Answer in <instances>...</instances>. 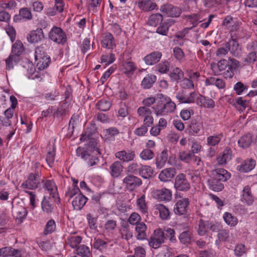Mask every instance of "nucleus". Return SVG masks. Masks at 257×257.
Returning <instances> with one entry per match:
<instances>
[{
	"instance_id": "obj_41",
	"label": "nucleus",
	"mask_w": 257,
	"mask_h": 257,
	"mask_svg": "<svg viewBox=\"0 0 257 257\" xmlns=\"http://www.w3.org/2000/svg\"><path fill=\"white\" fill-rule=\"evenodd\" d=\"M223 217L225 223L230 226H235L238 223L237 218L229 212H225Z\"/></svg>"
},
{
	"instance_id": "obj_17",
	"label": "nucleus",
	"mask_w": 257,
	"mask_h": 257,
	"mask_svg": "<svg viewBox=\"0 0 257 257\" xmlns=\"http://www.w3.org/2000/svg\"><path fill=\"white\" fill-rule=\"evenodd\" d=\"M197 105L206 108H213L215 105L214 101L211 98L199 95L196 99Z\"/></svg>"
},
{
	"instance_id": "obj_32",
	"label": "nucleus",
	"mask_w": 257,
	"mask_h": 257,
	"mask_svg": "<svg viewBox=\"0 0 257 257\" xmlns=\"http://www.w3.org/2000/svg\"><path fill=\"white\" fill-rule=\"evenodd\" d=\"M20 60V56L17 55H10L9 57L6 59V69H12L14 66L17 65Z\"/></svg>"
},
{
	"instance_id": "obj_52",
	"label": "nucleus",
	"mask_w": 257,
	"mask_h": 257,
	"mask_svg": "<svg viewBox=\"0 0 257 257\" xmlns=\"http://www.w3.org/2000/svg\"><path fill=\"white\" fill-rule=\"evenodd\" d=\"M194 157V155H193L191 152H186L184 151L180 152L178 154L179 159L186 163H189Z\"/></svg>"
},
{
	"instance_id": "obj_30",
	"label": "nucleus",
	"mask_w": 257,
	"mask_h": 257,
	"mask_svg": "<svg viewBox=\"0 0 257 257\" xmlns=\"http://www.w3.org/2000/svg\"><path fill=\"white\" fill-rule=\"evenodd\" d=\"M232 104L238 110L243 111L247 107L249 106V101L247 100L243 99L241 97H239L233 100Z\"/></svg>"
},
{
	"instance_id": "obj_35",
	"label": "nucleus",
	"mask_w": 257,
	"mask_h": 257,
	"mask_svg": "<svg viewBox=\"0 0 257 257\" xmlns=\"http://www.w3.org/2000/svg\"><path fill=\"white\" fill-rule=\"evenodd\" d=\"M110 173L113 177H117L122 170L121 163L118 161L113 163L110 167Z\"/></svg>"
},
{
	"instance_id": "obj_38",
	"label": "nucleus",
	"mask_w": 257,
	"mask_h": 257,
	"mask_svg": "<svg viewBox=\"0 0 257 257\" xmlns=\"http://www.w3.org/2000/svg\"><path fill=\"white\" fill-rule=\"evenodd\" d=\"M172 24V20H169L167 23H162L157 28L156 32L160 35L166 36L169 31V28Z\"/></svg>"
},
{
	"instance_id": "obj_64",
	"label": "nucleus",
	"mask_w": 257,
	"mask_h": 257,
	"mask_svg": "<svg viewBox=\"0 0 257 257\" xmlns=\"http://www.w3.org/2000/svg\"><path fill=\"white\" fill-rule=\"evenodd\" d=\"M154 156L153 152L149 149H145L140 154L141 158L145 160H151Z\"/></svg>"
},
{
	"instance_id": "obj_49",
	"label": "nucleus",
	"mask_w": 257,
	"mask_h": 257,
	"mask_svg": "<svg viewBox=\"0 0 257 257\" xmlns=\"http://www.w3.org/2000/svg\"><path fill=\"white\" fill-rule=\"evenodd\" d=\"M198 233L200 235H204L209 229V222L200 219L199 222Z\"/></svg>"
},
{
	"instance_id": "obj_37",
	"label": "nucleus",
	"mask_w": 257,
	"mask_h": 257,
	"mask_svg": "<svg viewBox=\"0 0 257 257\" xmlns=\"http://www.w3.org/2000/svg\"><path fill=\"white\" fill-rule=\"evenodd\" d=\"M251 138V136L250 134H247L242 136L238 141L239 146L242 148L248 147L252 141Z\"/></svg>"
},
{
	"instance_id": "obj_46",
	"label": "nucleus",
	"mask_w": 257,
	"mask_h": 257,
	"mask_svg": "<svg viewBox=\"0 0 257 257\" xmlns=\"http://www.w3.org/2000/svg\"><path fill=\"white\" fill-rule=\"evenodd\" d=\"M36 60L37 61L36 66L39 70H44L46 68L51 62L49 56L41 58L40 59H36Z\"/></svg>"
},
{
	"instance_id": "obj_21",
	"label": "nucleus",
	"mask_w": 257,
	"mask_h": 257,
	"mask_svg": "<svg viewBox=\"0 0 257 257\" xmlns=\"http://www.w3.org/2000/svg\"><path fill=\"white\" fill-rule=\"evenodd\" d=\"M138 6L141 10L148 12L155 9L157 5L153 0H140Z\"/></svg>"
},
{
	"instance_id": "obj_7",
	"label": "nucleus",
	"mask_w": 257,
	"mask_h": 257,
	"mask_svg": "<svg viewBox=\"0 0 257 257\" xmlns=\"http://www.w3.org/2000/svg\"><path fill=\"white\" fill-rule=\"evenodd\" d=\"M247 50L248 51L244 62L251 64L257 61V45L255 43L251 42L247 45Z\"/></svg>"
},
{
	"instance_id": "obj_51",
	"label": "nucleus",
	"mask_w": 257,
	"mask_h": 257,
	"mask_svg": "<svg viewBox=\"0 0 257 257\" xmlns=\"http://www.w3.org/2000/svg\"><path fill=\"white\" fill-rule=\"evenodd\" d=\"M152 108L157 115H164L166 113L163 100L159 101Z\"/></svg>"
},
{
	"instance_id": "obj_8",
	"label": "nucleus",
	"mask_w": 257,
	"mask_h": 257,
	"mask_svg": "<svg viewBox=\"0 0 257 257\" xmlns=\"http://www.w3.org/2000/svg\"><path fill=\"white\" fill-rule=\"evenodd\" d=\"M40 184L39 176L38 174H30L28 179L22 184V187L24 189H34Z\"/></svg>"
},
{
	"instance_id": "obj_33",
	"label": "nucleus",
	"mask_w": 257,
	"mask_h": 257,
	"mask_svg": "<svg viewBox=\"0 0 257 257\" xmlns=\"http://www.w3.org/2000/svg\"><path fill=\"white\" fill-rule=\"evenodd\" d=\"M155 209L159 211L160 216L163 220H167L170 217V211L168 208L162 204L155 205Z\"/></svg>"
},
{
	"instance_id": "obj_4",
	"label": "nucleus",
	"mask_w": 257,
	"mask_h": 257,
	"mask_svg": "<svg viewBox=\"0 0 257 257\" xmlns=\"http://www.w3.org/2000/svg\"><path fill=\"white\" fill-rule=\"evenodd\" d=\"M174 187L177 191L186 192L190 188V184L183 173L178 174L175 180Z\"/></svg>"
},
{
	"instance_id": "obj_53",
	"label": "nucleus",
	"mask_w": 257,
	"mask_h": 257,
	"mask_svg": "<svg viewBox=\"0 0 257 257\" xmlns=\"http://www.w3.org/2000/svg\"><path fill=\"white\" fill-rule=\"evenodd\" d=\"M23 51L24 47L21 41H16L12 47L11 55H17L20 56Z\"/></svg>"
},
{
	"instance_id": "obj_36",
	"label": "nucleus",
	"mask_w": 257,
	"mask_h": 257,
	"mask_svg": "<svg viewBox=\"0 0 257 257\" xmlns=\"http://www.w3.org/2000/svg\"><path fill=\"white\" fill-rule=\"evenodd\" d=\"M47 46L46 44H42L37 47L35 50V59H40L41 58L48 57L46 55Z\"/></svg>"
},
{
	"instance_id": "obj_2",
	"label": "nucleus",
	"mask_w": 257,
	"mask_h": 257,
	"mask_svg": "<svg viewBox=\"0 0 257 257\" xmlns=\"http://www.w3.org/2000/svg\"><path fill=\"white\" fill-rule=\"evenodd\" d=\"M165 242L164 233L161 228L155 229L149 239L150 247L158 249Z\"/></svg>"
},
{
	"instance_id": "obj_63",
	"label": "nucleus",
	"mask_w": 257,
	"mask_h": 257,
	"mask_svg": "<svg viewBox=\"0 0 257 257\" xmlns=\"http://www.w3.org/2000/svg\"><path fill=\"white\" fill-rule=\"evenodd\" d=\"M247 89V86L241 82H237L234 86V90L237 95H241L243 92Z\"/></svg>"
},
{
	"instance_id": "obj_5",
	"label": "nucleus",
	"mask_w": 257,
	"mask_h": 257,
	"mask_svg": "<svg viewBox=\"0 0 257 257\" xmlns=\"http://www.w3.org/2000/svg\"><path fill=\"white\" fill-rule=\"evenodd\" d=\"M123 183L127 190L133 191L142 184V181L140 178L133 174H128L123 178Z\"/></svg>"
},
{
	"instance_id": "obj_39",
	"label": "nucleus",
	"mask_w": 257,
	"mask_h": 257,
	"mask_svg": "<svg viewBox=\"0 0 257 257\" xmlns=\"http://www.w3.org/2000/svg\"><path fill=\"white\" fill-rule=\"evenodd\" d=\"M153 170L148 166H142L139 170L140 175L144 178L147 179L153 176Z\"/></svg>"
},
{
	"instance_id": "obj_26",
	"label": "nucleus",
	"mask_w": 257,
	"mask_h": 257,
	"mask_svg": "<svg viewBox=\"0 0 257 257\" xmlns=\"http://www.w3.org/2000/svg\"><path fill=\"white\" fill-rule=\"evenodd\" d=\"M101 43L102 46L107 49H113L115 46L113 37L110 33H106L104 35Z\"/></svg>"
},
{
	"instance_id": "obj_31",
	"label": "nucleus",
	"mask_w": 257,
	"mask_h": 257,
	"mask_svg": "<svg viewBox=\"0 0 257 257\" xmlns=\"http://www.w3.org/2000/svg\"><path fill=\"white\" fill-rule=\"evenodd\" d=\"M168 159L167 150H163L157 157L156 164L158 168H162Z\"/></svg>"
},
{
	"instance_id": "obj_3",
	"label": "nucleus",
	"mask_w": 257,
	"mask_h": 257,
	"mask_svg": "<svg viewBox=\"0 0 257 257\" xmlns=\"http://www.w3.org/2000/svg\"><path fill=\"white\" fill-rule=\"evenodd\" d=\"M49 38L53 42L63 45L66 42L67 37L64 32L59 27H54L49 34Z\"/></svg>"
},
{
	"instance_id": "obj_9",
	"label": "nucleus",
	"mask_w": 257,
	"mask_h": 257,
	"mask_svg": "<svg viewBox=\"0 0 257 257\" xmlns=\"http://www.w3.org/2000/svg\"><path fill=\"white\" fill-rule=\"evenodd\" d=\"M227 51L235 57L239 56L241 54V48L235 39H231L225 44Z\"/></svg>"
},
{
	"instance_id": "obj_40",
	"label": "nucleus",
	"mask_w": 257,
	"mask_h": 257,
	"mask_svg": "<svg viewBox=\"0 0 257 257\" xmlns=\"http://www.w3.org/2000/svg\"><path fill=\"white\" fill-rule=\"evenodd\" d=\"M223 137L222 134L210 136L207 138V144L210 146L218 145Z\"/></svg>"
},
{
	"instance_id": "obj_59",
	"label": "nucleus",
	"mask_w": 257,
	"mask_h": 257,
	"mask_svg": "<svg viewBox=\"0 0 257 257\" xmlns=\"http://www.w3.org/2000/svg\"><path fill=\"white\" fill-rule=\"evenodd\" d=\"M20 14L23 19L25 20H30L32 19V14L31 11L28 8H23L19 10Z\"/></svg>"
},
{
	"instance_id": "obj_61",
	"label": "nucleus",
	"mask_w": 257,
	"mask_h": 257,
	"mask_svg": "<svg viewBox=\"0 0 257 257\" xmlns=\"http://www.w3.org/2000/svg\"><path fill=\"white\" fill-rule=\"evenodd\" d=\"M122 67L124 72L126 74L134 72L136 67L135 64L132 62H124L122 64Z\"/></svg>"
},
{
	"instance_id": "obj_27",
	"label": "nucleus",
	"mask_w": 257,
	"mask_h": 257,
	"mask_svg": "<svg viewBox=\"0 0 257 257\" xmlns=\"http://www.w3.org/2000/svg\"><path fill=\"white\" fill-rule=\"evenodd\" d=\"M117 158L123 162H128L134 159L135 157V152L134 151H130L126 152L124 151H121L117 152L115 154Z\"/></svg>"
},
{
	"instance_id": "obj_60",
	"label": "nucleus",
	"mask_w": 257,
	"mask_h": 257,
	"mask_svg": "<svg viewBox=\"0 0 257 257\" xmlns=\"http://www.w3.org/2000/svg\"><path fill=\"white\" fill-rule=\"evenodd\" d=\"M55 149L54 146L53 145L51 150H49L47 154L46 160L48 164L51 166V165L53 163L55 160Z\"/></svg>"
},
{
	"instance_id": "obj_13",
	"label": "nucleus",
	"mask_w": 257,
	"mask_h": 257,
	"mask_svg": "<svg viewBox=\"0 0 257 257\" xmlns=\"http://www.w3.org/2000/svg\"><path fill=\"white\" fill-rule=\"evenodd\" d=\"M154 194L156 198L161 201H170L172 199V192L167 188L156 190Z\"/></svg>"
},
{
	"instance_id": "obj_44",
	"label": "nucleus",
	"mask_w": 257,
	"mask_h": 257,
	"mask_svg": "<svg viewBox=\"0 0 257 257\" xmlns=\"http://www.w3.org/2000/svg\"><path fill=\"white\" fill-rule=\"evenodd\" d=\"M163 21V16L159 13L152 15L148 21V24L151 26L156 27Z\"/></svg>"
},
{
	"instance_id": "obj_28",
	"label": "nucleus",
	"mask_w": 257,
	"mask_h": 257,
	"mask_svg": "<svg viewBox=\"0 0 257 257\" xmlns=\"http://www.w3.org/2000/svg\"><path fill=\"white\" fill-rule=\"evenodd\" d=\"M156 76L153 74H148L143 79L141 86L144 89H149L152 87L153 84L156 82Z\"/></svg>"
},
{
	"instance_id": "obj_16",
	"label": "nucleus",
	"mask_w": 257,
	"mask_h": 257,
	"mask_svg": "<svg viewBox=\"0 0 257 257\" xmlns=\"http://www.w3.org/2000/svg\"><path fill=\"white\" fill-rule=\"evenodd\" d=\"M44 38V35L42 29L32 31L27 37L28 41L32 43H38Z\"/></svg>"
},
{
	"instance_id": "obj_43",
	"label": "nucleus",
	"mask_w": 257,
	"mask_h": 257,
	"mask_svg": "<svg viewBox=\"0 0 257 257\" xmlns=\"http://www.w3.org/2000/svg\"><path fill=\"white\" fill-rule=\"evenodd\" d=\"M69 104L68 102L66 101L65 102H63L61 105L58 108L55 115L57 117H62L66 115L69 112Z\"/></svg>"
},
{
	"instance_id": "obj_14",
	"label": "nucleus",
	"mask_w": 257,
	"mask_h": 257,
	"mask_svg": "<svg viewBox=\"0 0 257 257\" xmlns=\"http://www.w3.org/2000/svg\"><path fill=\"white\" fill-rule=\"evenodd\" d=\"M76 153L78 156H80L81 158L86 161L88 166H92L96 164V157L91 155L87 151L81 148H78L76 150Z\"/></svg>"
},
{
	"instance_id": "obj_24",
	"label": "nucleus",
	"mask_w": 257,
	"mask_h": 257,
	"mask_svg": "<svg viewBox=\"0 0 257 257\" xmlns=\"http://www.w3.org/2000/svg\"><path fill=\"white\" fill-rule=\"evenodd\" d=\"M232 151L229 148H226L223 151L222 154H220L217 158V161L219 164L223 165L226 163L228 161L231 159Z\"/></svg>"
},
{
	"instance_id": "obj_19",
	"label": "nucleus",
	"mask_w": 257,
	"mask_h": 257,
	"mask_svg": "<svg viewBox=\"0 0 257 257\" xmlns=\"http://www.w3.org/2000/svg\"><path fill=\"white\" fill-rule=\"evenodd\" d=\"M87 198L81 193H79L73 199L72 204L76 210H80L85 204Z\"/></svg>"
},
{
	"instance_id": "obj_48",
	"label": "nucleus",
	"mask_w": 257,
	"mask_h": 257,
	"mask_svg": "<svg viewBox=\"0 0 257 257\" xmlns=\"http://www.w3.org/2000/svg\"><path fill=\"white\" fill-rule=\"evenodd\" d=\"M208 183L209 188L214 191H220L224 188V185L214 179L209 180Z\"/></svg>"
},
{
	"instance_id": "obj_6",
	"label": "nucleus",
	"mask_w": 257,
	"mask_h": 257,
	"mask_svg": "<svg viewBox=\"0 0 257 257\" xmlns=\"http://www.w3.org/2000/svg\"><path fill=\"white\" fill-rule=\"evenodd\" d=\"M137 111L139 116L143 118V122L145 125L151 126L153 124L154 118L152 116V112L149 107H140Z\"/></svg>"
},
{
	"instance_id": "obj_15",
	"label": "nucleus",
	"mask_w": 257,
	"mask_h": 257,
	"mask_svg": "<svg viewBox=\"0 0 257 257\" xmlns=\"http://www.w3.org/2000/svg\"><path fill=\"white\" fill-rule=\"evenodd\" d=\"M213 175L214 179L222 182L226 181L230 177V173L223 168L215 169Z\"/></svg>"
},
{
	"instance_id": "obj_34",
	"label": "nucleus",
	"mask_w": 257,
	"mask_h": 257,
	"mask_svg": "<svg viewBox=\"0 0 257 257\" xmlns=\"http://www.w3.org/2000/svg\"><path fill=\"white\" fill-rule=\"evenodd\" d=\"M170 78L172 81L178 82L184 76V72L179 68H174L169 74Z\"/></svg>"
},
{
	"instance_id": "obj_29",
	"label": "nucleus",
	"mask_w": 257,
	"mask_h": 257,
	"mask_svg": "<svg viewBox=\"0 0 257 257\" xmlns=\"http://www.w3.org/2000/svg\"><path fill=\"white\" fill-rule=\"evenodd\" d=\"M28 214L26 209L23 206L19 207L16 213V221L17 224H21L26 218Z\"/></svg>"
},
{
	"instance_id": "obj_45",
	"label": "nucleus",
	"mask_w": 257,
	"mask_h": 257,
	"mask_svg": "<svg viewBox=\"0 0 257 257\" xmlns=\"http://www.w3.org/2000/svg\"><path fill=\"white\" fill-rule=\"evenodd\" d=\"M75 253L82 257H89L90 254L89 247L84 244L79 245L75 250Z\"/></svg>"
},
{
	"instance_id": "obj_25",
	"label": "nucleus",
	"mask_w": 257,
	"mask_h": 257,
	"mask_svg": "<svg viewBox=\"0 0 257 257\" xmlns=\"http://www.w3.org/2000/svg\"><path fill=\"white\" fill-rule=\"evenodd\" d=\"M147 226L144 222H140L136 225L135 230L137 233L136 237L138 240H144L147 237Z\"/></svg>"
},
{
	"instance_id": "obj_18",
	"label": "nucleus",
	"mask_w": 257,
	"mask_h": 257,
	"mask_svg": "<svg viewBox=\"0 0 257 257\" xmlns=\"http://www.w3.org/2000/svg\"><path fill=\"white\" fill-rule=\"evenodd\" d=\"M196 96V94L194 92L190 93L189 96H186L183 90L179 92L176 95V98L179 102L185 103L194 102Z\"/></svg>"
},
{
	"instance_id": "obj_47",
	"label": "nucleus",
	"mask_w": 257,
	"mask_h": 257,
	"mask_svg": "<svg viewBox=\"0 0 257 257\" xmlns=\"http://www.w3.org/2000/svg\"><path fill=\"white\" fill-rule=\"evenodd\" d=\"M81 240L82 237L80 236H71L67 238L66 244L74 248L77 247Z\"/></svg>"
},
{
	"instance_id": "obj_42",
	"label": "nucleus",
	"mask_w": 257,
	"mask_h": 257,
	"mask_svg": "<svg viewBox=\"0 0 257 257\" xmlns=\"http://www.w3.org/2000/svg\"><path fill=\"white\" fill-rule=\"evenodd\" d=\"M202 126L201 123L196 119L191 120L189 125V133L192 135L197 134L200 131Z\"/></svg>"
},
{
	"instance_id": "obj_55",
	"label": "nucleus",
	"mask_w": 257,
	"mask_h": 257,
	"mask_svg": "<svg viewBox=\"0 0 257 257\" xmlns=\"http://www.w3.org/2000/svg\"><path fill=\"white\" fill-rule=\"evenodd\" d=\"M42 208L47 213H51L53 210V206L50 202L49 199L44 197L42 202Z\"/></svg>"
},
{
	"instance_id": "obj_1",
	"label": "nucleus",
	"mask_w": 257,
	"mask_h": 257,
	"mask_svg": "<svg viewBox=\"0 0 257 257\" xmlns=\"http://www.w3.org/2000/svg\"><path fill=\"white\" fill-rule=\"evenodd\" d=\"M239 66V62L236 59L229 57L228 60L223 59L217 63L211 64V69L214 75H222L225 78L233 77V70Z\"/></svg>"
},
{
	"instance_id": "obj_20",
	"label": "nucleus",
	"mask_w": 257,
	"mask_h": 257,
	"mask_svg": "<svg viewBox=\"0 0 257 257\" xmlns=\"http://www.w3.org/2000/svg\"><path fill=\"white\" fill-rule=\"evenodd\" d=\"M162 56L160 52H154L147 55L145 58V63L149 65H152L158 63Z\"/></svg>"
},
{
	"instance_id": "obj_50",
	"label": "nucleus",
	"mask_w": 257,
	"mask_h": 257,
	"mask_svg": "<svg viewBox=\"0 0 257 257\" xmlns=\"http://www.w3.org/2000/svg\"><path fill=\"white\" fill-rule=\"evenodd\" d=\"M137 204L140 210L143 213L146 214L148 212V206L146 203L145 195H143L140 198L138 199Z\"/></svg>"
},
{
	"instance_id": "obj_11",
	"label": "nucleus",
	"mask_w": 257,
	"mask_h": 257,
	"mask_svg": "<svg viewBox=\"0 0 257 257\" xmlns=\"http://www.w3.org/2000/svg\"><path fill=\"white\" fill-rule=\"evenodd\" d=\"M241 201L243 203L247 205H252L254 202V196L252 195L251 188L248 185L245 186L242 190Z\"/></svg>"
},
{
	"instance_id": "obj_23",
	"label": "nucleus",
	"mask_w": 257,
	"mask_h": 257,
	"mask_svg": "<svg viewBox=\"0 0 257 257\" xmlns=\"http://www.w3.org/2000/svg\"><path fill=\"white\" fill-rule=\"evenodd\" d=\"M45 188L48 191L50 195L54 198L58 199L59 202L60 198L57 193V188L55 183L51 180L46 181L44 184Z\"/></svg>"
},
{
	"instance_id": "obj_62",
	"label": "nucleus",
	"mask_w": 257,
	"mask_h": 257,
	"mask_svg": "<svg viewBox=\"0 0 257 257\" xmlns=\"http://www.w3.org/2000/svg\"><path fill=\"white\" fill-rule=\"evenodd\" d=\"M55 223L54 220L51 219L47 223L44 233L46 235L51 233L55 229Z\"/></svg>"
},
{
	"instance_id": "obj_54",
	"label": "nucleus",
	"mask_w": 257,
	"mask_h": 257,
	"mask_svg": "<svg viewBox=\"0 0 257 257\" xmlns=\"http://www.w3.org/2000/svg\"><path fill=\"white\" fill-rule=\"evenodd\" d=\"M111 105V102L106 100H100L96 103L97 109L103 111L108 110Z\"/></svg>"
},
{
	"instance_id": "obj_12",
	"label": "nucleus",
	"mask_w": 257,
	"mask_h": 257,
	"mask_svg": "<svg viewBox=\"0 0 257 257\" xmlns=\"http://www.w3.org/2000/svg\"><path fill=\"white\" fill-rule=\"evenodd\" d=\"M176 170L174 168H168L163 170L159 175V178L162 182L170 181L176 174Z\"/></svg>"
},
{
	"instance_id": "obj_56",
	"label": "nucleus",
	"mask_w": 257,
	"mask_h": 257,
	"mask_svg": "<svg viewBox=\"0 0 257 257\" xmlns=\"http://www.w3.org/2000/svg\"><path fill=\"white\" fill-rule=\"evenodd\" d=\"M107 242L101 239L100 238L95 239L93 243V247L101 251H103L105 250L107 246Z\"/></svg>"
},
{
	"instance_id": "obj_57",
	"label": "nucleus",
	"mask_w": 257,
	"mask_h": 257,
	"mask_svg": "<svg viewBox=\"0 0 257 257\" xmlns=\"http://www.w3.org/2000/svg\"><path fill=\"white\" fill-rule=\"evenodd\" d=\"M164 104L165 106L166 113L172 112L176 109V104L173 102L170 98L165 99V101H164Z\"/></svg>"
},
{
	"instance_id": "obj_10",
	"label": "nucleus",
	"mask_w": 257,
	"mask_h": 257,
	"mask_svg": "<svg viewBox=\"0 0 257 257\" xmlns=\"http://www.w3.org/2000/svg\"><path fill=\"white\" fill-rule=\"evenodd\" d=\"M189 204V200L188 198L177 201L174 208L175 213L178 215L185 214L187 212Z\"/></svg>"
},
{
	"instance_id": "obj_22",
	"label": "nucleus",
	"mask_w": 257,
	"mask_h": 257,
	"mask_svg": "<svg viewBox=\"0 0 257 257\" xmlns=\"http://www.w3.org/2000/svg\"><path fill=\"white\" fill-rule=\"evenodd\" d=\"M255 163L253 160H246L237 166V170L241 172H247L252 170L255 167Z\"/></svg>"
},
{
	"instance_id": "obj_58",
	"label": "nucleus",
	"mask_w": 257,
	"mask_h": 257,
	"mask_svg": "<svg viewBox=\"0 0 257 257\" xmlns=\"http://www.w3.org/2000/svg\"><path fill=\"white\" fill-rule=\"evenodd\" d=\"M192 233L189 231H185L179 235V239L183 244L189 243L191 239Z\"/></svg>"
}]
</instances>
